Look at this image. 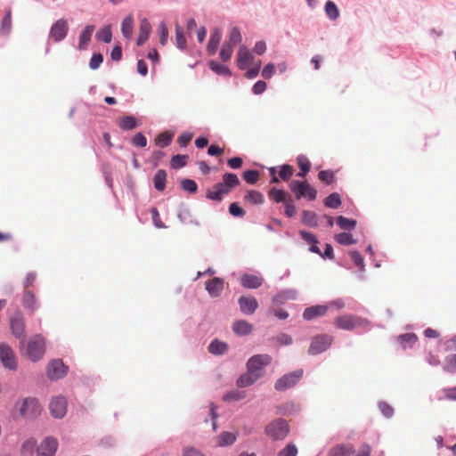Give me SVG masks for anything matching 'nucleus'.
Instances as JSON below:
<instances>
[{
    "mask_svg": "<svg viewBox=\"0 0 456 456\" xmlns=\"http://www.w3.org/2000/svg\"><path fill=\"white\" fill-rule=\"evenodd\" d=\"M239 184L240 179L235 174L225 173L223 175L222 182L215 184L211 190H208L206 197L211 200L221 201L224 196Z\"/></svg>",
    "mask_w": 456,
    "mask_h": 456,
    "instance_id": "nucleus-1",
    "label": "nucleus"
},
{
    "mask_svg": "<svg viewBox=\"0 0 456 456\" xmlns=\"http://www.w3.org/2000/svg\"><path fill=\"white\" fill-rule=\"evenodd\" d=\"M265 433L273 441L284 440L289 433V427L284 419L279 418L265 427Z\"/></svg>",
    "mask_w": 456,
    "mask_h": 456,
    "instance_id": "nucleus-2",
    "label": "nucleus"
},
{
    "mask_svg": "<svg viewBox=\"0 0 456 456\" xmlns=\"http://www.w3.org/2000/svg\"><path fill=\"white\" fill-rule=\"evenodd\" d=\"M334 324L337 328L346 330H353L357 328H366L369 322L359 316L344 314L335 319Z\"/></svg>",
    "mask_w": 456,
    "mask_h": 456,
    "instance_id": "nucleus-3",
    "label": "nucleus"
},
{
    "mask_svg": "<svg viewBox=\"0 0 456 456\" xmlns=\"http://www.w3.org/2000/svg\"><path fill=\"white\" fill-rule=\"evenodd\" d=\"M20 414L25 418H35L42 411V406L38 400L34 397H28L16 403Z\"/></svg>",
    "mask_w": 456,
    "mask_h": 456,
    "instance_id": "nucleus-4",
    "label": "nucleus"
},
{
    "mask_svg": "<svg viewBox=\"0 0 456 456\" xmlns=\"http://www.w3.org/2000/svg\"><path fill=\"white\" fill-rule=\"evenodd\" d=\"M289 189L297 200L306 198L308 200H314L317 197V191L306 182L293 180L289 183Z\"/></svg>",
    "mask_w": 456,
    "mask_h": 456,
    "instance_id": "nucleus-5",
    "label": "nucleus"
},
{
    "mask_svg": "<svg viewBox=\"0 0 456 456\" xmlns=\"http://www.w3.org/2000/svg\"><path fill=\"white\" fill-rule=\"evenodd\" d=\"M27 356L32 362L40 360L45 354V338L40 335H35L27 345Z\"/></svg>",
    "mask_w": 456,
    "mask_h": 456,
    "instance_id": "nucleus-6",
    "label": "nucleus"
},
{
    "mask_svg": "<svg viewBox=\"0 0 456 456\" xmlns=\"http://www.w3.org/2000/svg\"><path fill=\"white\" fill-rule=\"evenodd\" d=\"M0 362L4 368L10 370L18 369L16 354L12 348L4 342L0 344Z\"/></svg>",
    "mask_w": 456,
    "mask_h": 456,
    "instance_id": "nucleus-7",
    "label": "nucleus"
},
{
    "mask_svg": "<svg viewBox=\"0 0 456 456\" xmlns=\"http://www.w3.org/2000/svg\"><path fill=\"white\" fill-rule=\"evenodd\" d=\"M272 362V356L266 354H256L247 362V369L253 370L259 378L264 375V368Z\"/></svg>",
    "mask_w": 456,
    "mask_h": 456,
    "instance_id": "nucleus-8",
    "label": "nucleus"
},
{
    "mask_svg": "<svg viewBox=\"0 0 456 456\" xmlns=\"http://www.w3.org/2000/svg\"><path fill=\"white\" fill-rule=\"evenodd\" d=\"M332 341V337L329 335H317L312 339L308 353L313 355L319 354L327 350L331 346Z\"/></svg>",
    "mask_w": 456,
    "mask_h": 456,
    "instance_id": "nucleus-9",
    "label": "nucleus"
},
{
    "mask_svg": "<svg viewBox=\"0 0 456 456\" xmlns=\"http://www.w3.org/2000/svg\"><path fill=\"white\" fill-rule=\"evenodd\" d=\"M302 375V370H297L293 372L285 374L275 382L274 388L277 391H284L288 388H290L299 381Z\"/></svg>",
    "mask_w": 456,
    "mask_h": 456,
    "instance_id": "nucleus-10",
    "label": "nucleus"
},
{
    "mask_svg": "<svg viewBox=\"0 0 456 456\" xmlns=\"http://www.w3.org/2000/svg\"><path fill=\"white\" fill-rule=\"evenodd\" d=\"M69 31V24L66 20L59 19L51 27L49 37L54 42L62 41Z\"/></svg>",
    "mask_w": 456,
    "mask_h": 456,
    "instance_id": "nucleus-11",
    "label": "nucleus"
},
{
    "mask_svg": "<svg viewBox=\"0 0 456 456\" xmlns=\"http://www.w3.org/2000/svg\"><path fill=\"white\" fill-rule=\"evenodd\" d=\"M10 329L15 338H22L25 330V320L22 313L17 310L10 318Z\"/></svg>",
    "mask_w": 456,
    "mask_h": 456,
    "instance_id": "nucleus-12",
    "label": "nucleus"
},
{
    "mask_svg": "<svg viewBox=\"0 0 456 456\" xmlns=\"http://www.w3.org/2000/svg\"><path fill=\"white\" fill-rule=\"evenodd\" d=\"M21 305L29 314H35L40 305L38 298L35 293L29 289L24 290L21 297Z\"/></svg>",
    "mask_w": 456,
    "mask_h": 456,
    "instance_id": "nucleus-13",
    "label": "nucleus"
},
{
    "mask_svg": "<svg viewBox=\"0 0 456 456\" xmlns=\"http://www.w3.org/2000/svg\"><path fill=\"white\" fill-rule=\"evenodd\" d=\"M49 410L53 417L61 419L67 412V400L63 396H56L52 399Z\"/></svg>",
    "mask_w": 456,
    "mask_h": 456,
    "instance_id": "nucleus-14",
    "label": "nucleus"
},
{
    "mask_svg": "<svg viewBox=\"0 0 456 456\" xmlns=\"http://www.w3.org/2000/svg\"><path fill=\"white\" fill-rule=\"evenodd\" d=\"M66 373L67 367L64 365L61 360H53L47 366V376L51 379H60L64 377Z\"/></svg>",
    "mask_w": 456,
    "mask_h": 456,
    "instance_id": "nucleus-15",
    "label": "nucleus"
},
{
    "mask_svg": "<svg viewBox=\"0 0 456 456\" xmlns=\"http://www.w3.org/2000/svg\"><path fill=\"white\" fill-rule=\"evenodd\" d=\"M57 447V440L52 437H47L37 447V456H53Z\"/></svg>",
    "mask_w": 456,
    "mask_h": 456,
    "instance_id": "nucleus-16",
    "label": "nucleus"
},
{
    "mask_svg": "<svg viewBox=\"0 0 456 456\" xmlns=\"http://www.w3.org/2000/svg\"><path fill=\"white\" fill-rule=\"evenodd\" d=\"M238 302L240 311L247 315L253 314L258 307V303L253 297H240Z\"/></svg>",
    "mask_w": 456,
    "mask_h": 456,
    "instance_id": "nucleus-17",
    "label": "nucleus"
},
{
    "mask_svg": "<svg viewBox=\"0 0 456 456\" xmlns=\"http://www.w3.org/2000/svg\"><path fill=\"white\" fill-rule=\"evenodd\" d=\"M253 55L247 46L240 45L237 53V64L240 69H245L253 61Z\"/></svg>",
    "mask_w": 456,
    "mask_h": 456,
    "instance_id": "nucleus-18",
    "label": "nucleus"
},
{
    "mask_svg": "<svg viewBox=\"0 0 456 456\" xmlns=\"http://www.w3.org/2000/svg\"><path fill=\"white\" fill-rule=\"evenodd\" d=\"M224 280L215 277L206 282V289L212 297H217L224 290Z\"/></svg>",
    "mask_w": 456,
    "mask_h": 456,
    "instance_id": "nucleus-19",
    "label": "nucleus"
},
{
    "mask_svg": "<svg viewBox=\"0 0 456 456\" xmlns=\"http://www.w3.org/2000/svg\"><path fill=\"white\" fill-rule=\"evenodd\" d=\"M329 309L328 305H313L305 309L303 313V317L306 321H311L320 316H323L326 314Z\"/></svg>",
    "mask_w": 456,
    "mask_h": 456,
    "instance_id": "nucleus-20",
    "label": "nucleus"
},
{
    "mask_svg": "<svg viewBox=\"0 0 456 456\" xmlns=\"http://www.w3.org/2000/svg\"><path fill=\"white\" fill-rule=\"evenodd\" d=\"M151 32V25L150 21L143 18L140 20L139 36L137 38V45H143L149 38Z\"/></svg>",
    "mask_w": 456,
    "mask_h": 456,
    "instance_id": "nucleus-21",
    "label": "nucleus"
},
{
    "mask_svg": "<svg viewBox=\"0 0 456 456\" xmlns=\"http://www.w3.org/2000/svg\"><path fill=\"white\" fill-rule=\"evenodd\" d=\"M354 452L352 444H338L330 450L328 456H353Z\"/></svg>",
    "mask_w": 456,
    "mask_h": 456,
    "instance_id": "nucleus-22",
    "label": "nucleus"
},
{
    "mask_svg": "<svg viewBox=\"0 0 456 456\" xmlns=\"http://www.w3.org/2000/svg\"><path fill=\"white\" fill-rule=\"evenodd\" d=\"M222 39V31L220 28H216L210 36L208 44V53L210 55H213L216 53L220 41Z\"/></svg>",
    "mask_w": 456,
    "mask_h": 456,
    "instance_id": "nucleus-23",
    "label": "nucleus"
},
{
    "mask_svg": "<svg viewBox=\"0 0 456 456\" xmlns=\"http://www.w3.org/2000/svg\"><path fill=\"white\" fill-rule=\"evenodd\" d=\"M253 325L247 321H236L232 324V330L238 336H246L253 331Z\"/></svg>",
    "mask_w": 456,
    "mask_h": 456,
    "instance_id": "nucleus-24",
    "label": "nucleus"
},
{
    "mask_svg": "<svg viewBox=\"0 0 456 456\" xmlns=\"http://www.w3.org/2000/svg\"><path fill=\"white\" fill-rule=\"evenodd\" d=\"M240 283L248 289H257L263 284V279L253 274H244L240 278Z\"/></svg>",
    "mask_w": 456,
    "mask_h": 456,
    "instance_id": "nucleus-25",
    "label": "nucleus"
},
{
    "mask_svg": "<svg viewBox=\"0 0 456 456\" xmlns=\"http://www.w3.org/2000/svg\"><path fill=\"white\" fill-rule=\"evenodd\" d=\"M94 25H87L84 28V30L81 32L79 37V42H78V49L79 50H85L86 46L88 45L92 35L94 31Z\"/></svg>",
    "mask_w": 456,
    "mask_h": 456,
    "instance_id": "nucleus-26",
    "label": "nucleus"
},
{
    "mask_svg": "<svg viewBox=\"0 0 456 456\" xmlns=\"http://www.w3.org/2000/svg\"><path fill=\"white\" fill-rule=\"evenodd\" d=\"M258 379L260 378L257 374H255L253 370L247 369V372L237 379V385L240 387H246L254 384Z\"/></svg>",
    "mask_w": 456,
    "mask_h": 456,
    "instance_id": "nucleus-27",
    "label": "nucleus"
},
{
    "mask_svg": "<svg viewBox=\"0 0 456 456\" xmlns=\"http://www.w3.org/2000/svg\"><path fill=\"white\" fill-rule=\"evenodd\" d=\"M167 172L163 169L157 171L153 177L154 188L159 191H163L166 188Z\"/></svg>",
    "mask_w": 456,
    "mask_h": 456,
    "instance_id": "nucleus-28",
    "label": "nucleus"
},
{
    "mask_svg": "<svg viewBox=\"0 0 456 456\" xmlns=\"http://www.w3.org/2000/svg\"><path fill=\"white\" fill-rule=\"evenodd\" d=\"M134 18L131 14L127 15L121 23V32L123 36L130 39L133 35Z\"/></svg>",
    "mask_w": 456,
    "mask_h": 456,
    "instance_id": "nucleus-29",
    "label": "nucleus"
},
{
    "mask_svg": "<svg viewBox=\"0 0 456 456\" xmlns=\"http://www.w3.org/2000/svg\"><path fill=\"white\" fill-rule=\"evenodd\" d=\"M118 126L122 130L128 131L136 128L139 124L134 116H125L119 119Z\"/></svg>",
    "mask_w": 456,
    "mask_h": 456,
    "instance_id": "nucleus-30",
    "label": "nucleus"
},
{
    "mask_svg": "<svg viewBox=\"0 0 456 456\" xmlns=\"http://www.w3.org/2000/svg\"><path fill=\"white\" fill-rule=\"evenodd\" d=\"M236 439H237L236 434L224 431L219 435L218 440H217V444L219 446L231 445L233 443H235Z\"/></svg>",
    "mask_w": 456,
    "mask_h": 456,
    "instance_id": "nucleus-31",
    "label": "nucleus"
},
{
    "mask_svg": "<svg viewBox=\"0 0 456 456\" xmlns=\"http://www.w3.org/2000/svg\"><path fill=\"white\" fill-rule=\"evenodd\" d=\"M245 200L255 205H261L264 203V195L257 191L250 190L248 191L244 196Z\"/></svg>",
    "mask_w": 456,
    "mask_h": 456,
    "instance_id": "nucleus-32",
    "label": "nucleus"
},
{
    "mask_svg": "<svg viewBox=\"0 0 456 456\" xmlns=\"http://www.w3.org/2000/svg\"><path fill=\"white\" fill-rule=\"evenodd\" d=\"M228 346L217 339L213 340L208 346V351L213 354H223L226 352Z\"/></svg>",
    "mask_w": 456,
    "mask_h": 456,
    "instance_id": "nucleus-33",
    "label": "nucleus"
},
{
    "mask_svg": "<svg viewBox=\"0 0 456 456\" xmlns=\"http://www.w3.org/2000/svg\"><path fill=\"white\" fill-rule=\"evenodd\" d=\"M317 215L314 211L304 210L302 215V222L310 227H315L318 224Z\"/></svg>",
    "mask_w": 456,
    "mask_h": 456,
    "instance_id": "nucleus-34",
    "label": "nucleus"
},
{
    "mask_svg": "<svg viewBox=\"0 0 456 456\" xmlns=\"http://www.w3.org/2000/svg\"><path fill=\"white\" fill-rule=\"evenodd\" d=\"M269 198L277 203L284 202L288 200L289 196L284 191L276 188H272L268 192Z\"/></svg>",
    "mask_w": 456,
    "mask_h": 456,
    "instance_id": "nucleus-35",
    "label": "nucleus"
},
{
    "mask_svg": "<svg viewBox=\"0 0 456 456\" xmlns=\"http://www.w3.org/2000/svg\"><path fill=\"white\" fill-rule=\"evenodd\" d=\"M175 43L176 46L181 50H184L187 46L183 28L178 24L175 25Z\"/></svg>",
    "mask_w": 456,
    "mask_h": 456,
    "instance_id": "nucleus-36",
    "label": "nucleus"
},
{
    "mask_svg": "<svg viewBox=\"0 0 456 456\" xmlns=\"http://www.w3.org/2000/svg\"><path fill=\"white\" fill-rule=\"evenodd\" d=\"M324 9L326 15L331 20H336L339 17V10L334 2L327 1Z\"/></svg>",
    "mask_w": 456,
    "mask_h": 456,
    "instance_id": "nucleus-37",
    "label": "nucleus"
},
{
    "mask_svg": "<svg viewBox=\"0 0 456 456\" xmlns=\"http://www.w3.org/2000/svg\"><path fill=\"white\" fill-rule=\"evenodd\" d=\"M173 134L168 132H163L155 138V143L160 148L167 147L170 144Z\"/></svg>",
    "mask_w": 456,
    "mask_h": 456,
    "instance_id": "nucleus-38",
    "label": "nucleus"
},
{
    "mask_svg": "<svg viewBox=\"0 0 456 456\" xmlns=\"http://www.w3.org/2000/svg\"><path fill=\"white\" fill-rule=\"evenodd\" d=\"M233 48L234 45L227 42H224L220 50V58L224 62L230 61L233 53Z\"/></svg>",
    "mask_w": 456,
    "mask_h": 456,
    "instance_id": "nucleus-39",
    "label": "nucleus"
},
{
    "mask_svg": "<svg viewBox=\"0 0 456 456\" xmlns=\"http://www.w3.org/2000/svg\"><path fill=\"white\" fill-rule=\"evenodd\" d=\"M443 368L446 372L456 373V354L445 357Z\"/></svg>",
    "mask_w": 456,
    "mask_h": 456,
    "instance_id": "nucleus-40",
    "label": "nucleus"
},
{
    "mask_svg": "<svg viewBox=\"0 0 456 456\" xmlns=\"http://www.w3.org/2000/svg\"><path fill=\"white\" fill-rule=\"evenodd\" d=\"M12 28V11L7 9L5 16L3 18L0 25L1 33H9Z\"/></svg>",
    "mask_w": 456,
    "mask_h": 456,
    "instance_id": "nucleus-41",
    "label": "nucleus"
},
{
    "mask_svg": "<svg viewBox=\"0 0 456 456\" xmlns=\"http://www.w3.org/2000/svg\"><path fill=\"white\" fill-rule=\"evenodd\" d=\"M324 204L327 208H338L341 205V200L338 193L330 194L324 200Z\"/></svg>",
    "mask_w": 456,
    "mask_h": 456,
    "instance_id": "nucleus-42",
    "label": "nucleus"
},
{
    "mask_svg": "<svg viewBox=\"0 0 456 456\" xmlns=\"http://www.w3.org/2000/svg\"><path fill=\"white\" fill-rule=\"evenodd\" d=\"M337 224L343 230H352L356 225V221L353 219H348L343 216H339L337 217Z\"/></svg>",
    "mask_w": 456,
    "mask_h": 456,
    "instance_id": "nucleus-43",
    "label": "nucleus"
},
{
    "mask_svg": "<svg viewBox=\"0 0 456 456\" xmlns=\"http://www.w3.org/2000/svg\"><path fill=\"white\" fill-rule=\"evenodd\" d=\"M209 67L211 70L219 75L230 76L231 71L225 65H223L216 61H211L209 62Z\"/></svg>",
    "mask_w": 456,
    "mask_h": 456,
    "instance_id": "nucleus-44",
    "label": "nucleus"
},
{
    "mask_svg": "<svg viewBox=\"0 0 456 456\" xmlns=\"http://www.w3.org/2000/svg\"><path fill=\"white\" fill-rule=\"evenodd\" d=\"M96 38L99 41H102V42L107 43V44L110 43L111 39H112V33H111L110 27V26H106V27L102 28V29H100L96 33Z\"/></svg>",
    "mask_w": 456,
    "mask_h": 456,
    "instance_id": "nucleus-45",
    "label": "nucleus"
},
{
    "mask_svg": "<svg viewBox=\"0 0 456 456\" xmlns=\"http://www.w3.org/2000/svg\"><path fill=\"white\" fill-rule=\"evenodd\" d=\"M335 240L341 245H352L356 243L352 234L347 232H340L335 235Z\"/></svg>",
    "mask_w": 456,
    "mask_h": 456,
    "instance_id": "nucleus-46",
    "label": "nucleus"
},
{
    "mask_svg": "<svg viewBox=\"0 0 456 456\" xmlns=\"http://www.w3.org/2000/svg\"><path fill=\"white\" fill-rule=\"evenodd\" d=\"M187 155H175L172 157L170 166L172 168L177 169L184 167L187 164Z\"/></svg>",
    "mask_w": 456,
    "mask_h": 456,
    "instance_id": "nucleus-47",
    "label": "nucleus"
},
{
    "mask_svg": "<svg viewBox=\"0 0 456 456\" xmlns=\"http://www.w3.org/2000/svg\"><path fill=\"white\" fill-rule=\"evenodd\" d=\"M397 339L400 341L403 347H405L406 346L414 345L417 341V337L413 333H405V334L400 335Z\"/></svg>",
    "mask_w": 456,
    "mask_h": 456,
    "instance_id": "nucleus-48",
    "label": "nucleus"
},
{
    "mask_svg": "<svg viewBox=\"0 0 456 456\" xmlns=\"http://www.w3.org/2000/svg\"><path fill=\"white\" fill-rule=\"evenodd\" d=\"M294 173V167L290 165H282L279 171V177L283 181H288Z\"/></svg>",
    "mask_w": 456,
    "mask_h": 456,
    "instance_id": "nucleus-49",
    "label": "nucleus"
},
{
    "mask_svg": "<svg viewBox=\"0 0 456 456\" xmlns=\"http://www.w3.org/2000/svg\"><path fill=\"white\" fill-rule=\"evenodd\" d=\"M318 178L326 184H331L335 181V175L330 170H322L318 174Z\"/></svg>",
    "mask_w": 456,
    "mask_h": 456,
    "instance_id": "nucleus-50",
    "label": "nucleus"
},
{
    "mask_svg": "<svg viewBox=\"0 0 456 456\" xmlns=\"http://www.w3.org/2000/svg\"><path fill=\"white\" fill-rule=\"evenodd\" d=\"M241 40L242 37L240 29L237 27H233L231 29L229 40L226 42L235 46L236 45L240 44Z\"/></svg>",
    "mask_w": 456,
    "mask_h": 456,
    "instance_id": "nucleus-51",
    "label": "nucleus"
},
{
    "mask_svg": "<svg viewBox=\"0 0 456 456\" xmlns=\"http://www.w3.org/2000/svg\"><path fill=\"white\" fill-rule=\"evenodd\" d=\"M243 179L249 184H255L259 179L257 170H247L243 173Z\"/></svg>",
    "mask_w": 456,
    "mask_h": 456,
    "instance_id": "nucleus-52",
    "label": "nucleus"
},
{
    "mask_svg": "<svg viewBox=\"0 0 456 456\" xmlns=\"http://www.w3.org/2000/svg\"><path fill=\"white\" fill-rule=\"evenodd\" d=\"M181 187L191 193L196 192L198 189L197 183L191 179H183L181 181Z\"/></svg>",
    "mask_w": 456,
    "mask_h": 456,
    "instance_id": "nucleus-53",
    "label": "nucleus"
},
{
    "mask_svg": "<svg viewBox=\"0 0 456 456\" xmlns=\"http://www.w3.org/2000/svg\"><path fill=\"white\" fill-rule=\"evenodd\" d=\"M158 33L159 35L160 44L165 45L168 38V29L165 22H161L158 27Z\"/></svg>",
    "mask_w": 456,
    "mask_h": 456,
    "instance_id": "nucleus-54",
    "label": "nucleus"
},
{
    "mask_svg": "<svg viewBox=\"0 0 456 456\" xmlns=\"http://www.w3.org/2000/svg\"><path fill=\"white\" fill-rule=\"evenodd\" d=\"M297 448L293 444H288L278 453V456H297Z\"/></svg>",
    "mask_w": 456,
    "mask_h": 456,
    "instance_id": "nucleus-55",
    "label": "nucleus"
},
{
    "mask_svg": "<svg viewBox=\"0 0 456 456\" xmlns=\"http://www.w3.org/2000/svg\"><path fill=\"white\" fill-rule=\"evenodd\" d=\"M350 257H351L352 261L355 264L356 266L359 267V269L361 271L364 270V260H363V257L362 256V255L358 251H356V250L351 251Z\"/></svg>",
    "mask_w": 456,
    "mask_h": 456,
    "instance_id": "nucleus-56",
    "label": "nucleus"
},
{
    "mask_svg": "<svg viewBox=\"0 0 456 456\" xmlns=\"http://www.w3.org/2000/svg\"><path fill=\"white\" fill-rule=\"evenodd\" d=\"M246 396L245 392L242 391H231L224 395V401H239Z\"/></svg>",
    "mask_w": 456,
    "mask_h": 456,
    "instance_id": "nucleus-57",
    "label": "nucleus"
},
{
    "mask_svg": "<svg viewBox=\"0 0 456 456\" xmlns=\"http://www.w3.org/2000/svg\"><path fill=\"white\" fill-rule=\"evenodd\" d=\"M103 61V56L101 53H94L90 59L89 67L92 69H96Z\"/></svg>",
    "mask_w": 456,
    "mask_h": 456,
    "instance_id": "nucleus-58",
    "label": "nucleus"
},
{
    "mask_svg": "<svg viewBox=\"0 0 456 456\" xmlns=\"http://www.w3.org/2000/svg\"><path fill=\"white\" fill-rule=\"evenodd\" d=\"M296 213H297V208L294 206L293 200H292L291 196H289V199H288V200H286V203H285V214L289 217H292L296 215Z\"/></svg>",
    "mask_w": 456,
    "mask_h": 456,
    "instance_id": "nucleus-59",
    "label": "nucleus"
},
{
    "mask_svg": "<svg viewBox=\"0 0 456 456\" xmlns=\"http://www.w3.org/2000/svg\"><path fill=\"white\" fill-rule=\"evenodd\" d=\"M132 143L134 146L143 148L147 145V139L142 133H137L132 138Z\"/></svg>",
    "mask_w": 456,
    "mask_h": 456,
    "instance_id": "nucleus-60",
    "label": "nucleus"
},
{
    "mask_svg": "<svg viewBox=\"0 0 456 456\" xmlns=\"http://www.w3.org/2000/svg\"><path fill=\"white\" fill-rule=\"evenodd\" d=\"M297 165L301 171L309 172L311 163L305 156L300 155L297 157Z\"/></svg>",
    "mask_w": 456,
    "mask_h": 456,
    "instance_id": "nucleus-61",
    "label": "nucleus"
},
{
    "mask_svg": "<svg viewBox=\"0 0 456 456\" xmlns=\"http://www.w3.org/2000/svg\"><path fill=\"white\" fill-rule=\"evenodd\" d=\"M151 218H152V222H153L154 225L157 228H164L165 224H163V222L160 219L159 210L156 208H152L151 209Z\"/></svg>",
    "mask_w": 456,
    "mask_h": 456,
    "instance_id": "nucleus-62",
    "label": "nucleus"
},
{
    "mask_svg": "<svg viewBox=\"0 0 456 456\" xmlns=\"http://www.w3.org/2000/svg\"><path fill=\"white\" fill-rule=\"evenodd\" d=\"M229 212L232 216L238 217H242L245 215V211L235 202L230 205Z\"/></svg>",
    "mask_w": 456,
    "mask_h": 456,
    "instance_id": "nucleus-63",
    "label": "nucleus"
},
{
    "mask_svg": "<svg viewBox=\"0 0 456 456\" xmlns=\"http://www.w3.org/2000/svg\"><path fill=\"white\" fill-rule=\"evenodd\" d=\"M183 456H205L201 452L193 448L186 447L183 449Z\"/></svg>",
    "mask_w": 456,
    "mask_h": 456,
    "instance_id": "nucleus-64",
    "label": "nucleus"
}]
</instances>
